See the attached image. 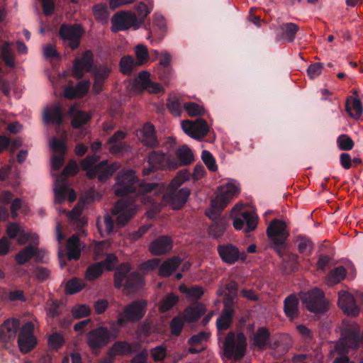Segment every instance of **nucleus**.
Segmentation results:
<instances>
[{
    "label": "nucleus",
    "mask_w": 363,
    "mask_h": 363,
    "mask_svg": "<svg viewBox=\"0 0 363 363\" xmlns=\"http://www.w3.org/2000/svg\"><path fill=\"white\" fill-rule=\"evenodd\" d=\"M155 187V184L138 183L135 172L128 169L121 172L117 176L114 191L116 195L121 196L131 192L140 195L151 192Z\"/></svg>",
    "instance_id": "f257e3e1"
},
{
    "label": "nucleus",
    "mask_w": 363,
    "mask_h": 363,
    "mask_svg": "<svg viewBox=\"0 0 363 363\" xmlns=\"http://www.w3.org/2000/svg\"><path fill=\"white\" fill-rule=\"evenodd\" d=\"M189 174L186 171L178 172L175 178L171 182L167 194L164 196V201L173 209H180L186 202L190 195V191L187 188L177 189L189 179Z\"/></svg>",
    "instance_id": "f03ea898"
},
{
    "label": "nucleus",
    "mask_w": 363,
    "mask_h": 363,
    "mask_svg": "<svg viewBox=\"0 0 363 363\" xmlns=\"http://www.w3.org/2000/svg\"><path fill=\"white\" fill-rule=\"evenodd\" d=\"M240 191V185L236 182H229L219 186L217 189L215 199L211 201V208L214 212L207 213V216L210 218H213V213L225 208L230 201L239 194Z\"/></svg>",
    "instance_id": "7ed1b4c3"
},
{
    "label": "nucleus",
    "mask_w": 363,
    "mask_h": 363,
    "mask_svg": "<svg viewBox=\"0 0 363 363\" xmlns=\"http://www.w3.org/2000/svg\"><path fill=\"white\" fill-rule=\"evenodd\" d=\"M247 348L246 337L242 333H229L223 343V354L228 359L238 360L245 355Z\"/></svg>",
    "instance_id": "20e7f679"
},
{
    "label": "nucleus",
    "mask_w": 363,
    "mask_h": 363,
    "mask_svg": "<svg viewBox=\"0 0 363 363\" xmlns=\"http://www.w3.org/2000/svg\"><path fill=\"white\" fill-rule=\"evenodd\" d=\"M359 344V339L357 333L344 334L336 343L334 350L330 352L332 357H334L336 353L340 354V357H336L333 363H354L353 361H350L345 354L350 349L357 348Z\"/></svg>",
    "instance_id": "39448f33"
},
{
    "label": "nucleus",
    "mask_w": 363,
    "mask_h": 363,
    "mask_svg": "<svg viewBox=\"0 0 363 363\" xmlns=\"http://www.w3.org/2000/svg\"><path fill=\"white\" fill-rule=\"evenodd\" d=\"M147 302L144 300L136 301L126 306L123 312L117 315V324L124 326L128 322L139 321L145 314Z\"/></svg>",
    "instance_id": "423d86ee"
},
{
    "label": "nucleus",
    "mask_w": 363,
    "mask_h": 363,
    "mask_svg": "<svg viewBox=\"0 0 363 363\" xmlns=\"http://www.w3.org/2000/svg\"><path fill=\"white\" fill-rule=\"evenodd\" d=\"M301 298L311 312L324 313L328 309V301L324 297L323 292L318 289L304 293Z\"/></svg>",
    "instance_id": "0eeeda50"
},
{
    "label": "nucleus",
    "mask_w": 363,
    "mask_h": 363,
    "mask_svg": "<svg viewBox=\"0 0 363 363\" xmlns=\"http://www.w3.org/2000/svg\"><path fill=\"white\" fill-rule=\"evenodd\" d=\"M111 29L113 32L125 30L130 28L137 29L142 24V22L138 21V17L134 13L125 11L116 13L111 19Z\"/></svg>",
    "instance_id": "6e6552de"
},
{
    "label": "nucleus",
    "mask_w": 363,
    "mask_h": 363,
    "mask_svg": "<svg viewBox=\"0 0 363 363\" xmlns=\"http://www.w3.org/2000/svg\"><path fill=\"white\" fill-rule=\"evenodd\" d=\"M116 336L117 332L112 334L106 328L99 327L87 334V343L93 350H96L106 345Z\"/></svg>",
    "instance_id": "1a4fd4ad"
},
{
    "label": "nucleus",
    "mask_w": 363,
    "mask_h": 363,
    "mask_svg": "<svg viewBox=\"0 0 363 363\" xmlns=\"http://www.w3.org/2000/svg\"><path fill=\"white\" fill-rule=\"evenodd\" d=\"M34 323L31 321L23 325L21 328L18 337L19 350L23 353L32 350L37 344V339L33 335Z\"/></svg>",
    "instance_id": "9d476101"
},
{
    "label": "nucleus",
    "mask_w": 363,
    "mask_h": 363,
    "mask_svg": "<svg viewBox=\"0 0 363 363\" xmlns=\"http://www.w3.org/2000/svg\"><path fill=\"white\" fill-rule=\"evenodd\" d=\"M182 130L189 137L200 140L204 138L209 128L206 121L202 118H198L194 121L186 120L181 123Z\"/></svg>",
    "instance_id": "9b49d317"
},
{
    "label": "nucleus",
    "mask_w": 363,
    "mask_h": 363,
    "mask_svg": "<svg viewBox=\"0 0 363 363\" xmlns=\"http://www.w3.org/2000/svg\"><path fill=\"white\" fill-rule=\"evenodd\" d=\"M135 206L122 199L118 201L112 211V214L116 220L117 224L123 225L126 223L135 214Z\"/></svg>",
    "instance_id": "f8f14e48"
},
{
    "label": "nucleus",
    "mask_w": 363,
    "mask_h": 363,
    "mask_svg": "<svg viewBox=\"0 0 363 363\" xmlns=\"http://www.w3.org/2000/svg\"><path fill=\"white\" fill-rule=\"evenodd\" d=\"M82 33V28L77 25H62L60 30V35L65 45L70 47L72 50L78 48Z\"/></svg>",
    "instance_id": "ddd939ff"
},
{
    "label": "nucleus",
    "mask_w": 363,
    "mask_h": 363,
    "mask_svg": "<svg viewBox=\"0 0 363 363\" xmlns=\"http://www.w3.org/2000/svg\"><path fill=\"white\" fill-rule=\"evenodd\" d=\"M167 31V23L163 16L155 13L149 27V33L147 39L151 43H158L164 37Z\"/></svg>",
    "instance_id": "4468645a"
},
{
    "label": "nucleus",
    "mask_w": 363,
    "mask_h": 363,
    "mask_svg": "<svg viewBox=\"0 0 363 363\" xmlns=\"http://www.w3.org/2000/svg\"><path fill=\"white\" fill-rule=\"evenodd\" d=\"M269 238L275 245H282L289 236L286 223L278 219L272 221L267 229Z\"/></svg>",
    "instance_id": "2eb2a0df"
},
{
    "label": "nucleus",
    "mask_w": 363,
    "mask_h": 363,
    "mask_svg": "<svg viewBox=\"0 0 363 363\" xmlns=\"http://www.w3.org/2000/svg\"><path fill=\"white\" fill-rule=\"evenodd\" d=\"M218 252L221 259L229 264H233L240 260H244L246 255L244 251H240L233 245H223L218 247Z\"/></svg>",
    "instance_id": "dca6fc26"
},
{
    "label": "nucleus",
    "mask_w": 363,
    "mask_h": 363,
    "mask_svg": "<svg viewBox=\"0 0 363 363\" xmlns=\"http://www.w3.org/2000/svg\"><path fill=\"white\" fill-rule=\"evenodd\" d=\"M147 164L152 165L157 169H168L174 170L178 167V163L174 159L157 152H152L149 155Z\"/></svg>",
    "instance_id": "f3484780"
},
{
    "label": "nucleus",
    "mask_w": 363,
    "mask_h": 363,
    "mask_svg": "<svg viewBox=\"0 0 363 363\" xmlns=\"http://www.w3.org/2000/svg\"><path fill=\"white\" fill-rule=\"evenodd\" d=\"M118 162H114L111 164L106 162H101L94 167V169L87 173V176L92 179L98 177L99 180L103 181L111 177L120 167Z\"/></svg>",
    "instance_id": "a211bd4d"
},
{
    "label": "nucleus",
    "mask_w": 363,
    "mask_h": 363,
    "mask_svg": "<svg viewBox=\"0 0 363 363\" xmlns=\"http://www.w3.org/2000/svg\"><path fill=\"white\" fill-rule=\"evenodd\" d=\"M93 65V55L86 51L81 58L74 60L73 74L75 77L82 78L86 72H90Z\"/></svg>",
    "instance_id": "6ab92c4d"
},
{
    "label": "nucleus",
    "mask_w": 363,
    "mask_h": 363,
    "mask_svg": "<svg viewBox=\"0 0 363 363\" xmlns=\"http://www.w3.org/2000/svg\"><path fill=\"white\" fill-rule=\"evenodd\" d=\"M233 226L236 230L242 229L245 225V231L253 230L257 225V216L253 212H243L233 220Z\"/></svg>",
    "instance_id": "aec40b11"
},
{
    "label": "nucleus",
    "mask_w": 363,
    "mask_h": 363,
    "mask_svg": "<svg viewBox=\"0 0 363 363\" xmlns=\"http://www.w3.org/2000/svg\"><path fill=\"white\" fill-rule=\"evenodd\" d=\"M338 296V304L345 314L355 316L359 313V308L350 294L340 291Z\"/></svg>",
    "instance_id": "412c9836"
},
{
    "label": "nucleus",
    "mask_w": 363,
    "mask_h": 363,
    "mask_svg": "<svg viewBox=\"0 0 363 363\" xmlns=\"http://www.w3.org/2000/svg\"><path fill=\"white\" fill-rule=\"evenodd\" d=\"M354 95L347 98L345 102V110L349 116L354 120H358L362 115L363 107L362 103L357 97V91H353Z\"/></svg>",
    "instance_id": "4be33fe9"
},
{
    "label": "nucleus",
    "mask_w": 363,
    "mask_h": 363,
    "mask_svg": "<svg viewBox=\"0 0 363 363\" xmlns=\"http://www.w3.org/2000/svg\"><path fill=\"white\" fill-rule=\"evenodd\" d=\"M18 328V320L15 318L6 320L0 326V333L1 335V338L3 339V342L6 343L13 341L16 337Z\"/></svg>",
    "instance_id": "5701e85b"
},
{
    "label": "nucleus",
    "mask_w": 363,
    "mask_h": 363,
    "mask_svg": "<svg viewBox=\"0 0 363 363\" xmlns=\"http://www.w3.org/2000/svg\"><path fill=\"white\" fill-rule=\"evenodd\" d=\"M172 248V241L171 238L163 235L150 243L149 250L154 255H161L168 252Z\"/></svg>",
    "instance_id": "b1692460"
},
{
    "label": "nucleus",
    "mask_w": 363,
    "mask_h": 363,
    "mask_svg": "<svg viewBox=\"0 0 363 363\" xmlns=\"http://www.w3.org/2000/svg\"><path fill=\"white\" fill-rule=\"evenodd\" d=\"M79 236V234H74L67 239L65 249L69 259H78L84 247Z\"/></svg>",
    "instance_id": "393cba45"
},
{
    "label": "nucleus",
    "mask_w": 363,
    "mask_h": 363,
    "mask_svg": "<svg viewBox=\"0 0 363 363\" xmlns=\"http://www.w3.org/2000/svg\"><path fill=\"white\" fill-rule=\"evenodd\" d=\"M55 201L57 203H61L66 196L70 202L75 201L77 195L72 189L69 188L63 182L58 179L55 182Z\"/></svg>",
    "instance_id": "a878e982"
},
{
    "label": "nucleus",
    "mask_w": 363,
    "mask_h": 363,
    "mask_svg": "<svg viewBox=\"0 0 363 363\" xmlns=\"http://www.w3.org/2000/svg\"><path fill=\"white\" fill-rule=\"evenodd\" d=\"M39 244H30L23 248L16 255L15 259L18 264H23L28 262L32 257L39 258L41 251L38 248Z\"/></svg>",
    "instance_id": "bb28decb"
},
{
    "label": "nucleus",
    "mask_w": 363,
    "mask_h": 363,
    "mask_svg": "<svg viewBox=\"0 0 363 363\" xmlns=\"http://www.w3.org/2000/svg\"><path fill=\"white\" fill-rule=\"evenodd\" d=\"M125 133L121 130L117 131L108 140V150L113 154L121 153L128 149L127 144L123 141Z\"/></svg>",
    "instance_id": "cd10ccee"
},
{
    "label": "nucleus",
    "mask_w": 363,
    "mask_h": 363,
    "mask_svg": "<svg viewBox=\"0 0 363 363\" xmlns=\"http://www.w3.org/2000/svg\"><path fill=\"white\" fill-rule=\"evenodd\" d=\"M139 140L146 146L154 147L157 144L155 128L150 123H146L138 133Z\"/></svg>",
    "instance_id": "c85d7f7f"
},
{
    "label": "nucleus",
    "mask_w": 363,
    "mask_h": 363,
    "mask_svg": "<svg viewBox=\"0 0 363 363\" xmlns=\"http://www.w3.org/2000/svg\"><path fill=\"white\" fill-rule=\"evenodd\" d=\"M62 112L58 104H54L47 106L43 112V119L46 123L60 124L62 122Z\"/></svg>",
    "instance_id": "c756f323"
},
{
    "label": "nucleus",
    "mask_w": 363,
    "mask_h": 363,
    "mask_svg": "<svg viewBox=\"0 0 363 363\" xmlns=\"http://www.w3.org/2000/svg\"><path fill=\"white\" fill-rule=\"evenodd\" d=\"M111 68L106 65H101L94 71L95 81L94 90L98 93L101 91L104 82L109 75Z\"/></svg>",
    "instance_id": "7c9ffc66"
},
{
    "label": "nucleus",
    "mask_w": 363,
    "mask_h": 363,
    "mask_svg": "<svg viewBox=\"0 0 363 363\" xmlns=\"http://www.w3.org/2000/svg\"><path fill=\"white\" fill-rule=\"evenodd\" d=\"M205 312V306L201 303H198L187 308L182 314V318L188 323L194 322L203 315Z\"/></svg>",
    "instance_id": "2f4dec72"
},
{
    "label": "nucleus",
    "mask_w": 363,
    "mask_h": 363,
    "mask_svg": "<svg viewBox=\"0 0 363 363\" xmlns=\"http://www.w3.org/2000/svg\"><path fill=\"white\" fill-rule=\"evenodd\" d=\"M69 115L72 118V125L75 128L86 124L91 118L89 113L77 110L74 106L70 108Z\"/></svg>",
    "instance_id": "473e14b6"
},
{
    "label": "nucleus",
    "mask_w": 363,
    "mask_h": 363,
    "mask_svg": "<svg viewBox=\"0 0 363 363\" xmlns=\"http://www.w3.org/2000/svg\"><path fill=\"white\" fill-rule=\"evenodd\" d=\"M181 262V259L177 257L169 259L160 266L159 274L164 277L170 276L179 267Z\"/></svg>",
    "instance_id": "72a5a7b5"
},
{
    "label": "nucleus",
    "mask_w": 363,
    "mask_h": 363,
    "mask_svg": "<svg viewBox=\"0 0 363 363\" xmlns=\"http://www.w3.org/2000/svg\"><path fill=\"white\" fill-rule=\"evenodd\" d=\"M67 136L65 130L60 133V138H52L49 141L50 148L56 153L64 155L67 151Z\"/></svg>",
    "instance_id": "f704fd0d"
},
{
    "label": "nucleus",
    "mask_w": 363,
    "mask_h": 363,
    "mask_svg": "<svg viewBox=\"0 0 363 363\" xmlns=\"http://www.w3.org/2000/svg\"><path fill=\"white\" fill-rule=\"evenodd\" d=\"M233 315V308L228 306L227 302H225L223 314L217 320L216 325L218 329L220 330L228 329L231 324Z\"/></svg>",
    "instance_id": "c9c22d12"
},
{
    "label": "nucleus",
    "mask_w": 363,
    "mask_h": 363,
    "mask_svg": "<svg viewBox=\"0 0 363 363\" xmlns=\"http://www.w3.org/2000/svg\"><path fill=\"white\" fill-rule=\"evenodd\" d=\"M298 30V27L296 24L288 23L281 25L279 28V32L282 39L292 42L295 38Z\"/></svg>",
    "instance_id": "e433bc0d"
},
{
    "label": "nucleus",
    "mask_w": 363,
    "mask_h": 363,
    "mask_svg": "<svg viewBox=\"0 0 363 363\" xmlns=\"http://www.w3.org/2000/svg\"><path fill=\"white\" fill-rule=\"evenodd\" d=\"M298 301L295 296H289L284 300V312L290 318H294L298 315Z\"/></svg>",
    "instance_id": "4c0bfd02"
},
{
    "label": "nucleus",
    "mask_w": 363,
    "mask_h": 363,
    "mask_svg": "<svg viewBox=\"0 0 363 363\" xmlns=\"http://www.w3.org/2000/svg\"><path fill=\"white\" fill-rule=\"evenodd\" d=\"M346 269L340 266L332 270L326 280L328 285H334L342 281L346 276Z\"/></svg>",
    "instance_id": "58836bf2"
},
{
    "label": "nucleus",
    "mask_w": 363,
    "mask_h": 363,
    "mask_svg": "<svg viewBox=\"0 0 363 363\" xmlns=\"http://www.w3.org/2000/svg\"><path fill=\"white\" fill-rule=\"evenodd\" d=\"M179 289L182 294H184L186 296L188 299L191 301L199 299L204 293L203 289L198 286L187 288L184 285H181L179 286Z\"/></svg>",
    "instance_id": "ea45409f"
},
{
    "label": "nucleus",
    "mask_w": 363,
    "mask_h": 363,
    "mask_svg": "<svg viewBox=\"0 0 363 363\" xmlns=\"http://www.w3.org/2000/svg\"><path fill=\"white\" fill-rule=\"evenodd\" d=\"M97 227L102 236L109 235L113 228V220L111 216L106 215L103 219H98Z\"/></svg>",
    "instance_id": "a19ab883"
},
{
    "label": "nucleus",
    "mask_w": 363,
    "mask_h": 363,
    "mask_svg": "<svg viewBox=\"0 0 363 363\" xmlns=\"http://www.w3.org/2000/svg\"><path fill=\"white\" fill-rule=\"evenodd\" d=\"M269 336V331L266 328H262L259 329L253 338L254 345L260 349H264L267 345Z\"/></svg>",
    "instance_id": "79ce46f5"
},
{
    "label": "nucleus",
    "mask_w": 363,
    "mask_h": 363,
    "mask_svg": "<svg viewBox=\"0 0 363 363\" xmlns=\"http://www.w3.org/2000/svg\"><path fill=\"white\" fill-rule=\"evenodd\" d=\"M177 156L180 163L184 165L189 164L194 161L193 152L186 145H183L177 150Z\"/></svg>",
    "instance_id": "37998d69"
},
{
    "label": "nucleus",
    "mask_w": 363,
    "mask_h": 363,
    "mask_svg": "<svg viewBox=\"0 0 363 363\" xmlns=\"http://www.w3.org/2000/svg\"><path fill=\"white\" fill-rule=\"evenodd\" d=\"M16 239L18 243L21 245L27 242H30V244H39V236L36 233L26 232L23 228Z\"/></svg>",
    "instance_id": "c03bdc74"
},
{
    "label": "nucleus",
    "mask_w": 363,
    "mask_h": 363,
    "mask_svg": "<svg viewBox=\"0 0 363 363\" xmlns=\"http://www.w3.org/2000/svg\"><path fill=\"white\" fill-rule=\"evenodd\" d=\"M132 348L126 342H116L109 350L111 355H125L131 353Z\"/></svg>",
    "instance_id": "a18cd8bd"
},
{
    "label": "nucleus",
    "mask_w": 363,
    "mask_h": 363,
    "mask_svg": "<svg viewBox=\"0 0 363 363\" xmlns=\"http://www.w3.org/2000/svg\"><path fill=\"white\" fill-rule=\"evenodd\" d=\"M183 108L188 115L191 117L201 116L205 112V109L201 105L194 102L185 103Z\"/></svg>",
    "instance_id": "49530a36"
},
{
    "label": "nucleus",
    "mask_w": 363,
    "mask_h": 363,
    "mask_svg": "<svg viewBox=\"0 0 363 363\" xmlns=\"http://www.w3.org/2000/svg\"><path fill=\"white\" fill-rule=\"evenodd\" d=\"M103 272V264L97 262L91 265L86 272L85 277L87 280L92 281L97 279Z\"/></svg>",
    "instance_id": "de8ad7c7"
},
{
    "label": "nucleus",
    "mask_w": 363,
    "mask_h": 363,
    "mask_svg": "<svg viewBox=\"0 0 363 363\" xmlns=\"http://www.w3.org/2000/svg\"><path fill=\"white\" fill-rule=\"evenodd\" d=\"M1 57L6 65L13 67L15 65L14 55L11 48V44L6 43L1 48Z\"/></svg>",
    "instance_id": "09e8293b"
},
{
    "label": "nucleus",
    "mask_w": 363,
    "mask_h": 363,
    "mask_svg": "<svg viewBox=\"0 0 363 363\" xmlns=\"http://www.w3.org/2000/svg\"><path fill=\"white\" fill-rule=\"evenodd\" d=\"M138 65L135 60L130 56H126L121 60L120 68L123 74L130 73Z\"/></svg>",
    "instance_id": "8fccbe9b"
},
{
    "label": "nucleus",
    "mask_w": 363,
    "mask_h": 363,
    "mask_svg": "<svg viewBox=\"0 0 363 363\" xmlns=\"http://www.w3.org/2000/svg\"><path fill=\"white\" fill-rule=\"evenodd\" d=\"M95 18L101 23H106L108 18V11L107 7L103 4L96 5L93 8Z\"/></svg>",
    "instance_id": "3c124183"
},
{
    "label": "nucleus",
    "mask_w": 363,
    "mask_h": 363,
    "mask_svg": "<svg viewBox=\"0 0 363 363\" xmlns=\"http://www.w3.org/2000/svg\"><path fill=\"white\" fill-rule=\"evenodd\" d=\"M167 108L176 115H179L182 111L183 105L181 102V99L173 96H170L167 101Z\"/></svg>",
    "instance_id": "603ef678"
},
{
    "label": "nucleus",
    "mask_w": 363,
    "mask_h": 363,
    "mask_svg": "<svg viewBox=\"0 0 363 363\" xmlns=\"http://www.w3.org/2000/svg\"><path fill=\"white\" fill-rule=\"evenodd\" d=\"M179 301V297L172 294L166 296L160 305L161 312H166L172 308Z\"/></svg>",
    "instance_id": "864d4df0"
},
{
    "label": "nucleus",
    "mask_w": 363,
    "mask_h": 363,
    "mask_svg": "<svg viewBox=\"0 0 363 363\" xmlns=\"http://www.w3.org/2000/svg\"><path fill=\"white\" fill-rule=\"evenodd\" d=\"M84 286V283L77 279L69 280L65 287V291L68 294H73L81 291Z\"/></svg>",
    "instance_id": "5fc2aeb1"
},
{
    "label": "nucleus",
    "mask_w": 363,
    "mask_h": 363,
    "mask_svg": "<svg viewBox=\"0 0 363 363\" xmlns=\"http://www.w3.org/2000/svg\"><path fill=\"white\" fill-rule=\"evenodd\" d=\"M135 55L137 57L136 63L138 65H143L149 58L147 48L143 45H138L135 47Z\"/></svg>",
    "instance_id": "6e6d98bb"
},
{
    "label": "nucleus",
    "mask_w": 363,
    "mask_h": 363,
    "mask_svg": "<svg viewBox=\"0 0 363 363\" xmlns=\"http://www.w3.org/2000/svg\"><path fill=\"white\" fill-rule=\"evenodd\" d=\"M339 148L342 150H350L354 147V142L347 135L342 134L337 139Z\"/></svg>",
    "instance_id": "4d7b16f0"
},
{
    "label": "nucleus",
    "mask_w": 363,
    "mask_h": 363,
    "mask_svg": "<svg viewBox=\"0 0 363 363\" xmlns=\"http://www.w3.org/2000/svg\"><path fill=\"white\" fill-rule=\"evenodd\" d=\"M202 160L207 168L211 172H216L218 169L216 160L213 155L208 150H203L201 155Z\"/></svg>",
    "instance_id": "13d9d810"
},
{
    "label": "nucleus",
    "mask_w": 363,
    "mask_h": 363,
    "mask_svg": "<svg viewBox=\"0 0 363 363\" xmlns=\"http://www.w3.org/2000/svg\"><path fill=\"white\" fill-rule=\"evenodd\" d=\"M65 342L64 337L58 333L50 335L48 337V345L53 350L60 348Z\"/></svg>",
    "instance_id": "bf43d9fd"
},
{
    "label": "nucleus",
    "mask_w": 363,
    "mask_h": 363,
    "mask_svg": "<svg viewBox=\"0 0 363 363\" xmlns=\"http://www.w3.org/2000/svg\"><path fill=\"white\" fill-rule=\"evenodd\" d=\"M91 313V309L89 306L82 304L77 305L72 308V313L76 318H82L89 315Z\"/></svg>",
    "instance_id": "052dcab7"
},
{
    "label": "nucleus",
    "mask_w": 363,
    "mask_h": 363,
    "mask_svg": "<svg viewBox=\"0 0 363 363\" xmlns=\"http://www.w3.org/2000/svg\"><path fill=\"white\" fill-rule=\"evenodd\" d=\"M152 9V6L150 4V6L146 5L145 4L140 2L136 6V10L138 13V21L142 22V24L144 22L145 17L150 13Z\"/></svg>",
    "instance_id": "680f3d73"
},
{
    "label": "nucleus",
    "mask_w": 363,
    "mask_h": 363,
    "mask_svg": "<svg viewBox=\"0 0 363 363\" xmlns=\"http://www.w3.org/2000/svg\"><path fill=\"white\" fill-rule=\"evenodd\" d=\"M150 74L147 72H140L135 79V84L139 89H145L150 83Z\"/></svg>",
    "instance_id": "e2e57ef3"
},
{
    "label": "nucleus",
    "mask_w": 363,
    "mask_h": 363,
    "mask_svg": "<svg viewBox=\"0 0 363 363\" xmlns=\"http://www.w3.org/2000/svg\"><path fill=\"white\" fill-rule=\"evenodd\" d=\"M79 171L77 163L74 160H70L65 167L61 177H67L75 175Z\"/></svg>",
    "instance_id": "0e129e2a"
},
{
    "label": "nucleus",
    "mask_w": 363,
    "mask_h": 363,
    "mask_svg": "<svg viewBox=\"0 0 363 363\" xmlns=\"http://www.w3.org/2000/svg\"><path fill=\"white\" fill-rule=\"evenodd\" d=\"M174 73V69L172 66L167 67H160L157 68V74L159 76V78L168 83Z\"/></svg>",
    "instance_id": "69168bd1"
},
{
    "label": "nucleus",
    "mask_w": 363,
    "mask_h": 363,
    "mask_svg": "<svg viewBox=\"0 0 363 363\" xmlns=\"http://www.w3.org/2000/svg\"><path fill=\"white\" fill-rule=\"evenodd\" d=\"M210 333L208 332H201L196 335H193L189 340V344L191 345H196L207 341L209 338Z\"/></svg>",
    "instance_id": "338daca9"
},
{
    "label": "nucleus",
    "mask_w": 363,
    "mask_h": 363,
    "mask_svg": "<svg viewBox=\"0 0 363 363\" xmlns=\"http://www.w3.org/2000/svg\"><path fill=\"white\" fill-rule=\"evenodd\" d=\"M43 55L45 58L49 59H57L60 57L57 52L55 45L48 44L43 47Z\"/></svg>",
    "instance_id": "774afa93"
}]
</instances>
